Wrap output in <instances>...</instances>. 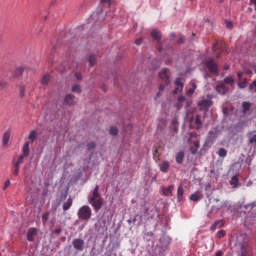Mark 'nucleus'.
<instances>
[{
  "instance_id": "6e6d98bb",
  "label": "nucleus",
  "mask_w": 256,
  "mask_h": 256,
  "mask_svg": "<svg viewBox=\"0 0 256 256\" xmlns=\"http://www.w3.org/2000/svg\"><path fill=\"white\" fill-rule=\"evenodd\" d=\"M194 147L198 148L200 147V142L198 140L194 142Z\"/></svg>"
},
{
  "instance_id": "393cba45",
  "label": "nucleus",
  "mask_w": 256,
  "mask_h": 256,
  "mask_svg": "<svg viewBox=\"0 0 256 256\" xmlns=\"http://www.w3.org/2000/svg\"><path fill=\"white\" fill-rule=\"evenodd\" d=\"M24 72V68L22 67H19L16 68L14 73V76L15 78H18Z\"/></svg>"
},
{
  "instance_id": "58836bf2",
  "label": "nucleus",
  "mask_w": 256,
  "mask_h": 256,
  "mask_svg": "<svg viewBox=\"0 0 256 256\" xmlns=\"http://www.w3.org/2000/svg\"><path fill=\"white\" fill-rule=\"evenodd\" d=\"M224 24H225L226 28H228L231 29L233 26L232 22L227 20H224Z\"/></svg>"
},
{
  "instance_id": "603ef678",
  "label": "nucleus",
  "mask_w": 256,
  "mask_h": 256,
  "mask_svg": "<svg viewBox=\"0 0 256 256\" xmlns=\"http://www.w3.org/2000/svg\"><path fill=\"white\" fill-rule=\"evenodd\" d=\"M76 78L78 80H80L82 79V75L81 74L79 73V72H76L75 74H74Z\"/></svg>"
},
{
  "instance_id": "f257e3e1",
  "label": "nucleus",
  "mask_w": 256,
  "mask_h": 256,
  "mask_svg": "<svg viewBox=\"0 0 256 256\" xmlns=\"http://www.w3.org/2000/svg\"><path fill=\"white\" fill-rule=\"evenodd\" d=\"M80 220H88L92 216V210L88 206H82L78 211Z\"/></svg>"
},
{
  "instance_id": "b1692460",
  "label": "nucleus",
  "mask_w": 256,
  "mask_h": 256,
  "mask_svg": "<svg viewBox=\"0 0 256 256\" xmlns=\"http://www.w3.org/2000/svg\"><path fill=\"white\" fill-rule=\"evenodd\" d=\"M251 104L249 102H244L242 103V112L246 114L250 108Z\"/></svg>"
},
{
  "instance_id": "bb28decb",
  "label": "nucleus",
  "mask_w": 256,
  "mask_h": 256,
  "mask_svg": "<svg viewBox=\"0 0 256 256\" xmlns=\"http://www.w3.org/2000/svg\"><path fill=\"white\" fill-rule=\"evenodd\" d=\"M36 132L34 130H32L30 131L29 135H28V138L29 139V140L30 141V143L32 144L34 140L36 139Z\"/></svg>"
},
{
  "instance_id": "37998d69",
  "label": "nucleus",
  "mask_w": 256,
  "mask_h": 256,
  "mask_svg": "<svg viewBox=\"0 0 256 256\" xmlns=\"http://www.w3.org/2000/svg\"><path fill=\"white\" fill-rule=\"evenodd\" d=\"M226 234V232L223 230H218L216 234V236L218 238H221Z\"/></svg>"
},
{
  "instance_id": "bf43d9fd",
  "label": "nucleus",
  "mask_w": 256,
  "mask_h": 256,
  "mask_svg": "<svg viewBox=\"0 0 256 256\" xmlns=\"http://www.w3.org/2000/svg\"><path fill=\"white\" fill-rule=\"evenodd\" d=\"M184 100V97L182 96H179L178 98V102H182Z\"/></svg>"
},
{
  "instance_id": "473e14b6",
  "label": "nucleus",
  "mask_w": 256,
  "mask_h": 256,
  "mask_svg": "<svg viewBox=\"0 0 256 256\" xmlns=\"http://www.w3.org/2000/svg\"><path fill=\"white\" fill-rule=\"evenodd\" d=\"M50 80V76L48 74H44L42 80V85H47Z\"/></svg>"
},
{
  "instance_id": "4468645a",
  "label": "nucleus",
  "mask_w": 256,
  "mask_h": 256,
  "mask_svg": "<svg viewBox=\"0 0 256 256\" xmlns=\"http://www.w3.org/2000/svg\"><path fill=\"white\" fill-rule=\"evenodd\" d=\"M194 120V124H196V128H200L202 124L200 116L198 115H196L194 118H190V122L191 123Z\"/></svg>"
},
{
  "instance_id": "412c9836",
  "label": "nucleus",
  "mask_w": 256,
  "mask_h": 256,
  "mask_svg": "<svg viewBox=\"0 0 256 256\" xmlns=\"http://www.w3.org/2000/svg\"><path fill=\"white\" fill-rule=\"evenodd\" d=\"M184 194V190L182 186H180L177 190V199L178 201L180 202L182 200Z\"/></svg>"
},
{
  "instance_id": "a211bd4d",
  "label": "nucleus",
  "mask_w": 256,
  "mask_h": 256,
  "mask_svg": "<svg viewBox=\"0 0 256 256\" xmlns=\"http://www.w3.org/2000/svg\"><path fill=\"white\" fill-rule=\"evenodd\" d=\"M10 132L9 130H6L2 137V144L4 146H6L8 144V140L10 138Z\"/></svg>"
},
{
  "instance_id": "aec40b11",
  "label": "nucleus",
  "mask_w": 256,
  "mask_h": 256,
  "mask_svg": "<svg viewBox=\"0 0 256 256\" xmlns=\"http://www.w3.org/2000/svg\"><path fill=\"white\" fill-rule=\"evenodd\" d=\"M22 155L25 157H27L30 154V148L28 142H26L22 148Z\"/></svg>"
},
{
  "instance_id": "680f3d73",
  "label": "nucleus",
  "mask_w": 256,
  "mask_h": 256,
  "mask_svg": "<svg viewBox=\"0 0 256 256\" xmlns=\"http://www.w3.org/2000/svg\"><path fill=\"white\" fill-rule=\"evenodd\" d=\"M184 38L182 36H180L178 40V43L179 44L182 43L183 41H184Z\"/></svg>"
},
{
  "instance_id": "f704fd0d",
  "label": "nucleus",
  "mask_w": 256,
  "mask_h": 256,
  "mask_svg": "<svg viewBox=\"0 0 256 256\" xmlns=\"http://www.w3.org/2000/svg\"><path fill=\"white\" fill-rule=\"evenodd\" d=\"M50 216V212H46L42 216V222L43 223H46L48 220Z\"/></svg>"
},
{
  "instance_id": "f8f14e48",
  "label": "nucleus",
  "mask_w": 256,
  "mask_h": 256,
  "mask_svg": "<svg viewBox=\"0 0 256 256\" xmlns=\"http://www.w3.org/2000/svg\"><path fill=\"white\" fill-rule=\"evenodd\" d=\"M203 197L202 192L200 191H197L190 197V200L194 202H197L201 200Z\"/></svg>"
},
{
  "instance_id": "de8ad7c7",
  "label": "nucleus",
  "mask_w": 256,
  "mask_h": 256,
  "mask_svg": "<svg viewBox=\"0 0 256 256\" xmlns=\"http://www.w3.org/2000/svg\"><path fill=\"white\" fill-rule=\"evenodd\" d=\"M194 92V90H193L192 88H190L186 92L187 96H190Z\"/></svg>"
},
{
  "instance_id": "39448f33",
  "label": "nucleus",
  "mask_w": 256,
  "mask_h": 256,
  "mask_svg": "<svg viewBox=\"0 0 256 256\" xmlns=\"http://www.w3.org/2000/svg\"><path fill=\"white\" fill-rule=\"evenodd\" d=\"M174 84L176 88L172 91L173 94H176L178 92L182 91L184 88V84L182 82V78H180L178 77L176 78Z\"/></svg>"
},
{
  "instance_id": "423d86ee",
  "label": "nucleus",
  "mask_w": 256,
  "mask_h": 256,
  "mask_svg": "<svg viewBox=\"0 0 256 256\" xmlns=\"http://www.w3.org/2000/svg\"><path fill=\"white\" fill-rule=\"evenodd\" d=\"M213 102L210 100H203L198 102V106L202 110H208L212 104Z\"/></svg>"
},
{
  "instance_id": "4c0bfd02",
  "label": "nucleus",
  "mask_w": 256,
  "mask_h": 256,
  "mask_svg": "<svg viewBox=\"0 0 256 256\" xmlns=\"http://www.w3.org/2000/svg\"><path fill=\"white\" fill-rule=\"evenodd\" d=\"M72 91L74 92L80 93L82 90L80 86L76 84L72 86Z\"/></svg>"
},
{
  "instance_id": "4d7b16f0",
  "label": "nucleus",
  "mask_w": 256,
  "mask_h": 256,
  "mask_svg": "<svg viewBox=\"0 0 256 256\" xmlns=\"http://www.w3.org/2000/svg\"><path fill=\"white\" fill-rule=\"evenodd\" d=\"M62 232V230L60 228H56L55 229L54 231H53V233H55V234H60Z\"/></svg>"
},
{
  "instance_id": "7ed1b4c3",
  "label": "nucleus",
  "mask_w": 256,
  "mask_h": 256,
  "mask_svg": "<svg viewBox=\"0 0 256 256\" xmlns=\"http://www.w3.org/2000/svg\"><path fill=\"white\" fill-rule=\"evenodd\" d=\"M205 64L211 74L218 75V71L217 68V64L214 62V60L213 58H210L208 59L206 61Z\"/></svg>"
},
{
  "instance_id": "774afa93",
  "label": "nucleus",
  "mask_w": 256,
  "mask_h": 256,
  "mask_svg": "<svg viewBox=\"0 0 256 256\" xmlns=\"http://www.w3.org/2000/svg\"><path fill=\"white\" fill-rule=\"evenodd\" d=\"M256 132V130L254 131H250L247 133L248 136L252 135L254 132Z\"/></svg>"
},
{
  "instance_id": "49530a36",
  "label": "nucleus",
  "mask_w": 256,
  "mask_h": 256,
  "mask_svg": "<svg viewBox=\"0 0 256 256\" xmlns=\"http://www.w3.org/2000/svg\"><path fill=\"white\" fill-rule=\"evenodd\" d=\"M216 222L218 228H221L224 224V221L223 220H217Z\"/></svg>"
},
{
  "instance_id": "052dcab7",
  "label": "nucleus",
  "mask_w": 256,
  "mask_h": 256,
  "mask_svg": "<svg viewBox=\"0 0 256 256\" xmlns=\"http://www.w3.org/2000/svg\"><path fill=\"white\" fill-rule=\"evenodd\" d=\"M192 88H193L194 90H195L196 88V83L195 82H192Z\"/></svg>"
},
{
  "instance_id": "a19ab883",
  "label": "nucleus",
  "mask_w": 256,
  "mask_h": 256,
  "mask_svg": "<svg viewBox=\"0 0 256 256\" xmlns=\"http://www.w3.org/2000/svg\"><path fill=\"white\" fill-rule=\"evenodd\" d=\"M153 155H154V158L155 160L156 161L157 160H160V158H159L160 154L158 153V148H157L154 150Z\"/></svg>"
},
{
  "instance_id": "13d9d810",
  "label": "nucleus",
  "mask_w": 256,
  "mask_h": 256,
  "mask_svg": "<svg viewBox=\"0 0 256 256\" xmlns=\"http://www.w3.org/2000/svg\"><path fill=\"white\" fill-rule=\"evenodd\" d=\"M242 74H243V72H239L238 73L237 76H238V78L239 80H240L241 79Z\"/></svg>"
},
{
  "instance_id": "6e6552de",
  "label": "nucleus",
  "mask_w": 256,
  "mask_h": 256,
  "mask_svg": "<svg viewBox=\"0 0 256 256\" xmlns=\"http://www.w3.org/2000/svg\"><path fill=\"white\" fill-rule=\"evenodd\" d=\"M37 230L35 228H30L28 229L26 234L27 240L29 242H33L34 240V236L36 235Z\"/></svg>"
},
{
  "instance_id": "c03bdc74",
  "label": "nucleus",
  "mask_w": 256,
  "mask_h": 256,
  "mask_svg": "<svg viewBox=\"0 0 256 256\" xmlns=\"http://www.w3.org/2000/svg\"><path fill=\"white\" fill-rule=\"evenodd\" d=\"M26 88L24 86L21 85L20 86V96L23 97L24 96V91H25Z\"/></svg>"
},
{
  "instance_id": "ea45409f",
  "label": "nucleus",
  "mask_w": 256,
  "mask_h": 256,
  "mask_svg": "<svg viewBox=\"0 0 256 256\" xmlns=\"http://www.w3.org/2000/svg\"><path fill=\"white\" fill-rule=\"evenodd\" d=\"M96 146V144L94 142H91L88 144L86 146L87 150L89 152L93 150Z\"/></svg>"
},
{
  "instance_id": "9b49d317",
  "label": "nucleus",
  "mask_w": 256,
  "mask_h": 256,
  "mask_svg": "<svg viewBox=\"0 0 256 256\" xmlns=\"http://www.w3.org/2000/svg\"><path fill=\"white\" fill-rule=\"evenodd\" d=\"M216 90L219 94H224L228 91V88L224 84V83H221L216 86Z\"/></svg>"
},
{
  "instance_id": "4be33fe9",
  "label": "nucleus",
  "mask_w": 256,
  "mask_h": 256,
  "mask_svg": "<svg viewBox=\"0 0 256 256\" xmlns=\"http://www.w3.org/2000/svg\"><path fill=\"white\" fill-rule=\"evenodd\" d=\"M184 158V153L181 151L178 152L176 155V160L179 164H182Z\"/></svg>"
},
{
  "instance_id": "69168bd1",
  "label": "nucleus",
  "mask_w": 256,
  "mask_h": 256,
  "mask_svg": "<svg viewBox=\"0 0 256 256\" xmlns=\"http://www.w3.org/2000/svg\"><path fill=\"white\" fill-rule=\"evenodd\" d=\"M222 112L224 113V114H227V112H228V109L227 108H224L222 109Z\"/></svg>"
},
{
  "instance_id": "c756f323",
  "label": "nucleus",
  "mask_w": 256,
  "mask_h": 256,
  "mask_svg": "<svg viewBox=\"0 0 256 256\" xmlns=\"http://www.w3.org/2000/svg\"><path fill=\"white\" fill-rule=\"evenodd\" d=\"M88 61L90 66H93L96 62V58L94 54H90L88 57Z\"/></svg>"
},
{
  "instance_id": "f03ea898",
  "label": "nucleus",
  "mask_w": 256,
  "mask_h": 256,
  "mask_svg": "<svg viewBox=\"0 0 256 256\" xmlns=\"http://www.w3.org/2000/svg\"><path fill=\"white\" fill-rule=\"evenodd\" d=\"M168 71V68H164L162 72L158 73V76L161 78H165V82L164 84H160L159 86L160 90H162L165 86L170 84V80L168 76L167 73Z\"/></svg>"
},
{
  "instance_id": "7c9ffc66",
  "label": "nucleus",
  "mask_w": 256,
  "mask_h": 256,
  "mask_svg": "<svg viewBox=\"0 0 256 256\" xmlns=\"http://www.w3.org/2000/svg\"><path fill=\"white\" fill-rule=\"evenodd\" d=\"M218 154L220 157L224 158L227 154V151L225 148H219Z\"/></svg>"
},
{
  "instance_id": "0e129e2a",
  "label": "nucleus",
  "mask_w": 256,
  "mask_h": 256,
  "mask_svg": "<svg viewBox=\"0 0 256 256\" xmlns=\"http://www.w3.org/2000/svg\"><path fill=\"white\" fill-rule=\"evenodd\" d=\"M138 220H140V222H139V224H140L142 222V215H138Z\"/></svg>"
},
{
  "instance_id": "72a5a7b5",
  "label": "nucleus",
  "mask_w": 256,
  "mask_h": 256,
  "mask_svg": "<svg viewBox=\"0 0 256 256\" xmlns=\"http://www.w3.org/2000/svg\"><path fill=\"white\" fill-rule=\"evenodd\" d=\"M109 134L114 136H116L118 134V130L116 126H112L110 129Z\"/></svg>"
},
{
  "instance_id": "3c124183",
  "label": "nucleus",
  "mask_w": 256,
  "mask_h": 256,
  "mask_svg": "<svg viewBox=\"0 0 256 256\" xmlns=\"http://www.w3.org/2000/svg\"><path fill=\"white\" fill-rule=\"evenodd\" d=\"M198 149L197 148H194V147H192L190 148V152H192V154H195L197 153L198 152Z\"/></svg>"
},
{
  "instance_id": "2f4dec72",
  "label": "nucleus",
  "mask_w": 256,
  "mask_h": 256,
  "mask_svg": "<svg viewBox=\"0 0 256 256\" xmlns=\"http://www.w3.org/2000/svg\"><path fill=\"white\" fill-rule=\"evenodd\" d=\"M248 84V79L246 78H244V80L242 82H239L238 83V86L240 88H246Z\"/></svg>"
},
{
  "instance_id": "ddd939ff",
  "label": "nucleus",
  "mask_w": 256,
  "mask_h": 256,
  "mask_svg": "<svg viewBox=\"0 0 256 256\" xmlns=\"http://www.w3.org/2000/svg\"><path fill=\"white\" fill-rule=\"evenodd\" d=\"M98 188H99L98 186V185H96L95 186V188L92 192V196L90 198L88 199L89 202L94 201V200H95V199H98L99 198H101L100 194L98 192Z\"/></svg>"
},
{
  "instance_id": "e2e57ef3",
  "label": "nucleus",
  "mask_w": 256,
  "mask_h": 256,
  "mask_svg": "<svg viewBox=\"0 0 256 256\" xmlns=\"http://www.w3.org/2000/svg\"><path fill=\"white\" fill-rule=\"evenodd\" d=\"M222 252L220 250H218L216 252L215 256H222Z\"/></svg>"
},
{
  "instance_id": "0eeeda50",
  "label": "nucleus",
  "mask_w": 256,
  "mask_h": 256,
  "mask_svg": "<svg viewBox=\"0 0 256 256\" xmlns=\"http://www.w3.org/2000/svg\"><path fill=\"white\" fill-rule=\"evenodd\" d=\"M89 202L94 208V210L97 212L101 208L104 203V200L102 198H99L98 199H95L94 201H90Z\"/></svg>"
},
{
  "instance_id": "09e8293b",
  "label": "nucleus",
  "mask_w": 256,
  "mask_h": 256,
  "mask_svg": "<svg viewBox=\"0 0 256 256\" xmlns=\"http://www.w3.org/2000/svg\"><path fill=\"white\" fill-rule=\"evenodd\" d=\"M10 184V180L9 179H8L4 182V186L3 188V190H6Z\"/></svg>"
},
{
  "instance_id": "9d476101",
  "label": "nucleus",
  "mask_w": 256,
  "mask_h": 256,
  "mask_svg": "<svg viewBox=\"0 0 256 256\" xmlns=\"http://www.w3.org/2000/svg\"><path fill=\"white\" fill-rule=\"evenodd\" d=\"M160 170L161 172L166 173L168 172L169 167L170 164L168 161L163 160L162 162L158 164Z\"/></svg>"
},
{
  "instance_id": "f3484780",
  "label": "nucleus",
  "mask_w": 256,
  "mask_h": 256,
  "mask_svg": "<svg viewBox=\"0 0 256 256\" xmlns=\"http://www.w3.org/2000/svg\"><path fill=\"white\" fill-rule=\"evenodd\" d=\"M214 48L218 50L220 52H226V44L222 42H218L214 46Z\"/></svg>"
},
{
  "instance_id": "6ab92c4d",
  "label": "nucleus",
  "mask_w": 256,
  "mask_h": 256,
  "mask_svg": "<svg viewBox=\"0 0 256 256\" xmlns=\"http://www.w3.org/2000/svg\"><path fill=\"white\" fill-rule=\"evenodd\" d=\"M74 98L73 94H67L64 100V103L68 105H73L74 102H72V100Z\"/></svg>"
},
{
  "instance_id": "cd10ccee",
  "label": "nucleus",
  "mask_w": 256,
  "mask_h": 256,
  "mask_svg": "<svg viewBox=\"0 0 256 256\" xmlns=\"http://www.w3.org/2000/svg\"><path fill=\"white\" fill-rule=\"evenodd\" d=\"M238 176H234L232 178L230 183L231 185H232L234 186V188H236L238 186Z\"/></svg>"
},
{
  "instance_id": "20e7f679",
  "label": "nucleus",
  "mask_w": 256,
  "mask_h": 256,
  "mask_svg": "<svg viewBox=\"0 0 256 256\" xmlns=\"http://www.w3.org/2000/svg\"><path fill=\"white\" fill-rule=\"evenodd\" d=\"M72 244L74 248L78 251H82L84 248V242L81 238H77L74 239L72 240Z\"/></svg>"
},
{
  "instance_id": "2eb2a0df",
  "label": "nucleus",
  "mask_w": 256,
  "mask_h": 256,
  "mask_svg": "<svg viewBox=\"0 0 256 256\" xmlns=\"http://www.w3.org/2000/svg\"><path fill=\"white\" fill-rule=\"evenodd\" d=\"M150 35L152 38L156 41L159 40L161 38V33L157 29L152 30Z\"/></svg>"
},
{
  "instance_id": "c85d7f7f",
  "label": "nucleus",
  "mask_w": 256,
  "mask_h": 256,
  "mask_svg": "<svg viewBox=\"0 0 256 256\" xmlns=\"http://www.w3.org/2000/svg\"><path fill=\"white\" fill-rule=\"evenodd\" d=\"M20 166L18 164L13 163L12 164V174L14 176H16L19 174Z\"/></svg>"
},
{
  "instance_id": "e433bc0d",
  "label": "nucleus",
  "mask_w": 256,
  "mask_h": 256,
  "mask_svg": "<svg viewBox=\"0 0 256 256\" xmlns=\"http://www.w3.org/2000/svg\"><path fill=\"white\" fill-rule=\"evenodd\" d=\"M24 156L21 154L20 155L18 159V161L16 162H15L14 160H13V163L15 164H18V166H20V164H22L24 162Z\"/></svg>"
},
{
  "instance_id": "8fccbe9b",
  "label": "nucleus",
  "mask_w": 256,
  "mask_h": 256,
  "mask_svg": "<svg viewBox=\"0 0 256 256\" xmlns=\"http://www.w3.org/2000/svg\"><path fill=\"white\" fill-rule=\"evenodd\" d=\"M7 85V82L6 81H0V86L2 88H4Z\"/></svg>"
},
{
  "instance_id": "c9c22d12",
  "label": "nucleus",
  "mask_w": 256,
  "mask_h": 256,
  "mask_svg": "<svg viewBox=\"0 0 256 256\" xmlns=\"http://www.w3.org/2000/svg\"><path fill=\"white\" fill-rule=\"evenodd\" d=\"M248 89L250 91L254 90L256 92V80H254L252 83L250 84Z\"/></svg>"
},
{
  "instance_id": "864d4df0",
  "label": "nucleus",
  "mask_w": 256,
  "mask_h": 256,
  "mask_svg": "<svg viewBox=\"0 0 256 256\" xmlns=\"http://www.w3.org/2000/svg\"><path fill=\"white\" fill-rule=\"evenodd\" d=\"M142 39L141 38H138L136 40L134 43L137 45H140L142 44Z\"/></svg>"
},
{
  "instance_id": "a878e982",
  "label": "nucleus",
  "mask_w": 256,
  "mask_h": 256,
  "mask_svg": "<svg viewBox=\"0 0 256 256\" xmlns=\"http://www.w3.org/2000/svg\"><path fill=\"white\" fill-rule=\"evenodd\" d=\"M222 83H224V85L225 84H230L232 86L234 84V80L231 76H228L224 79Z\"/></svg>"
},
{
  "instance_id": "5701e85b",
  "label": "nucleus",
  "mask_w": 256,
  "mask_h": 256,
  "mask_svg": "<svg viewBox=\"0 0 256 256\" xmlns=\"http://www.w3.org/2000/svg\"><path fill=\"white\" fill-rule=\"evenodd\" d=\"M72 204V199L70 198H68L66 202L62 206L64 210L66 211L68 210L71 207Z\"/></svg>"
},
{
  "instance_id": "1a4fd4ad",
  "label": "nucleus",
  "mask_w": 256,
  "mask_h": 256,
  "mask_svg": "<svg viewBox=\"0 0 256 256\" xmlns=\"http://www.w3.org/2000/svg\"><path fill=\"white\" fill-rule=\"evenodd\" d=\"M174 185L171 184L168 188H163L162 189V194L167 196H172V190L174 188Z\"/></svg>"
},
{
  "instance_id": "5fc2aeb1",
  "label": "nucleus",
  "mask_w": 256,
  "mask_h": 256,
  "mask_svg": "<svg viewBox=\"0 0 256 256\" xmlns=\"http://www.w3.org/2000/svg\"><path fill=\"white\" fill-rule=\"evenodd\" d=\"M217 224H216V222H215L212 224V226H210V230H215V229L218 227L217 226Z\"/></svg>"
},
{
  "instance_id": "a18cd8bd",
  "label": "nucleus",
  "mask_w": 256,
  "mask_h": 256,
  "mask_svg": "<svg viewBox=\"0 0 256 256\" xmlns=\"http://www.w3.org/2000/svg\"><path fill=\"white\" fill-rule=\"evenodd\" d=\"M111 0H101L100 2L102 4L106 7L109 8L110 5Z\"/></svg>"
},
{
  "instance_id": "338daca9",
  "label": "nucleus",
  "mask_w": 256,
  "mask_h": 256,
  "mask_svg": "<svg viewBox=\"0 0 256 256\" xmlns=\"http://www.w3.org/2000/svg\"><path fill=\"white\" fill-rule=\"evenodd\" d=\"M138 214H136V216H134V218H133V220H132V221H133L134 222H136V221L138 220Z\"/></svg>"
},
{
  "instance_id": "79ce46f5",
  "label": "nucleus",
  "mask_w": 256,
  "mask_h": 256,
  "mask_svg": "<svg viewBox=\"0 0 256 256\" xmlns=\"http://www.w3.org/2000/svg\"><path fill=\"white\" fill-rule=\"evenodd\" d=\"M248 144H256V134L252 135L248 140Z\"/></svg>"
},
{
  "instance_id": "dca6fc26",
  "label": "nucleus",
  "mask_w": 256,
  "mask_h": 256,
  "mask_svg": "<svg viewBox=\"0 0 256 256\" xmlns=\"http://www.w3.org/2000/svg\"><path fill=\"white\" fill-rule=\"evenodd\" d=\"M224 205H226L224 202H220V204H218L216 206H212L211 210H210V213H216L220 209H221Z\"/></svg>"
}]
</instances>
